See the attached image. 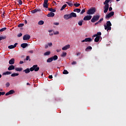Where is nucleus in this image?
<instances>
[{"instance_id": "1", "label": "nucleus", "mask_w": 126, "mask_h": 126, "mask_svg": "<svg viewBox=\"0 0 126 126\" xmlns=\"http://www.w3.org/2000/svg\"><path fill=\"white\" fill-rule=\"evenodd\" d=\"M111 26L112 24L110 21H106V25L104 24V30H106L107 32H109V31L111 30Z\"/></svg>"}, {"instance_id": "2", "label": "nucleus", "mask_w": 126, "mask_h": 126, "mask_svg": "<svg viewBox=\"0 0 126 126\" xmlns=\"http://www.w3.org/2000/svg\"><path fill=\"white\" fill-rule=\"evenodd\" d=\"M100 17V15H95L93 16L92 17V20H91V22H92L93 23H94L99 20V19Z\"/></svg>"}, {"instance_id": "3", "label": "nucleus", "mask_w": 126, "mask_h": 126, "mask_svg": "<svg viewBox=\"0 0 126 126\" xmlns=\"http://www.w3.org/2000/svg\"><path fill=\"white\" fill-rule=\"evenodd\" d=\"M40 69V67L38 66V65L35 64L32 66V67L30 68L31 71H33L34 70L35 72H37Z\"/></svg>"}, {"instance_id": "4", "label": "nucleus", "mask_w": 126, "mask_h": 126, "mask_svg": "<svg viewBox=\"0 0 126 126\" xmlns=\"http://www.w3.org/2000/svg\"><path fill=\"white\" fill-rule=\"evenodd\" d=\"M96 12V9L94 8H92L88 10L87 12V14L88 15H93Z\"/></svg>"}, {"instance_id": "5", "label": "nucleus", "mask_w": 126, "mask_h": 126, "mask_svg": "<svg viewBox=\"0 0 126 126\" xmlns=\"http://www.w3.org/2000/svg\"><path fill=\"white\" fill-rule=\"evenodd\" d=\"M31 38V36L29 34H26L24 35L23 40L24 41H27V40L30 39Z\"/></svg>"}, {"instance_id": "6", "label": "nucleus", "mask_w": 126, "mask_h": 126, "mask_svg": "<svg viewBox=\"0 0 126 126\" xmlns=\"http://www.w3.org/2000/svg\"><path fill=\"white\" fill-rule=\"evenodd\" d=\"M92 18V16L87 15V16H85V17H84L83 20L85 21H89V20H91Z\"/></svg>"}, {"instance_id": "7", "label": "nucleus", "mask_w": 126, "mask_h": 126, "mask_svg": "<svg viewBox=\"0 0 126 126\" xmlns=\"http://www.w3.org/2000/svg\"><path fill=\"white\" fill-rule=\"evenodd\" d=\"M114 15V12H110L109 14L106 15L105 18H110V17H112Z\"/></svg>"}, {"instance_id": "8", "label": "nucleus", "mask_w": 126, "mask_h": 126, "mask_svg": "<svg viewBox=\"0 0 126 126\" xmlns=\"http://www.w3.org/2000/svg\"><path fill=\"white\" fill-rule=\"evenodd\" d=\"M49 1V0H44V3H43V7L45 8H48V2Z\"/></svg>"}, {"instance_id": "9", "label": "nucleus", "mask_w": 126, "mask_h": 126, "mask_svg": "<svg viewBox=\"0 0 126 126\" xmlns=\"http://www.w3.org/2000/svg\"><path fill=\"white\" fill-rule=\"evenodd\" d=\"M109 5H104V13H106L109 10Z\"/></svg>"}, {"instance_id": "10", "label": "nucleus", "mask_w": 126, "mask_h": 126, "mask_svg": "<svg viewBox=\"0 0 126 126\" xmlns=\"http://www.w3.org/2000/svg\"><path fill=\"white\" fill-rule=\"evenodd\" d=\"M17 45H18L17 43H15L14 45H11L10 46H8V49H14V48H16V47L17 46Z\"/></svg>"}, {"instance_id": "11", "label": "nucleus", "mask_w": 126, "mask_h": 126, "mask_svg": "<svg viewBox=\"0 0 126 126\" xmlns=\"http://www.w3.org/2000/svg\"><path fill=\"white\" fill-rule=\"evenodd\" d=\"M70 48V45H66L62 48V50L66 51L67 49H69Z\"/></svg>"}, {"instance_id": "12", "label": "nucleus", "mask_w": 126, "mask_h": 126, "mask_svg": "<svg viewBox=\"0 0 126 126\" xmlns=\"http://www.w3.org/2000/svg\"><path fill=\"white\" fill-rule=\"evenodd\" d=\"M71 18L72 17L70 16L69 14H66L63 16V18L65 19V20H68Z\"/></svg>"}, {"instance_id": "13", "label": "nucleus", "mask_w": 126, "mask_h": 126, "mask_svg": "<svg viewBox=\"0 0 126 126\" xmlns=\"http://www.w3.org/2000/svg\"><path fill=\"white\" fill-rule=\"evenodd\" d=\"M15 63V60L14 59H11V60L10 61H9V64L10 65H13Z\"/></svg>"}, {"instance_id": "14", "label": "nucleus", "mask_w": 126, "mask_h": 126, "mask_svg": "<svg viewBox=\"0 0 126 126\" xmlns=\"http://www.w3.org/2000/svg\"><path fill=\"white\" fill-rule=\"evenodd\" d=\"M15 69V66L13 65H11L8 67V70H12Z\"/></svg>"}, {"instance_id": "15", "label": "nucleus", "mask_w": 126, "mask_h": 126, "mask_svg": "<svg viewBox=\"0 0 126 126\" xmlns=\"http://www.w3.org/2000/svg\"><path fill=\"white\" fill-rule=\"evenodd\" d=\"M71 18L74 17L76 18L77 17L76 14L74 12H71L70 14H69Z\"/></svg>"}, {"instance_id": "16", "label": "nucleus", "mask_w": 126, "mask_h": 126, "mask_svg": "<svg viewBox=\"0 0 126 126\" xmlns=\"http://www.w3.org/2000/svg\"><path fill=\"white\" fill-rule=\"evenodd\" d=\"M55 14L52 12H50V13H48L47 15V17H54Z\"/></svg>"}, {"instance_id": "17", "label": "nucleus", "mask_w": 126, "mask_h": 126, "mask_svg": "<svg viewBox=\"0 0 126 126\" xmlns=\"http://www.w3.org/2000/svg\"><path fill=\"white\" fill-rule=\"evenodd\" d=\"M27 46H28V43H22L21 45V47H22L24 49L26 48Z\"/></svg>"}, {"instance_id": "18", "label": "nucleus", "mask_w": 126, "mask_h": 126, "mask_svg": "<svg viewBox=\"0 0 126 126\" xmlns=\"http://www.w3.org/2000/svg\"><path fill=\"white\" fill-rule=\"evenodd\" d=\"M111 0H105V1H104V2H103V4H104L105 5H108V6H109V3Z\"/></svg>"}, {"instance_id": "19", "label": "nucleus", "mask_w": 126, "mask_h": 126, "mask_svg": "<svg viewBox=\"0 0 126 126\" xmlns=\"http://www.w3.org/2000/svg\"><path fill=\"white\" fill-rule=\"evenodd\" d=\"M65 3L68 5V6L72 7L74 4L71 2V1H66Z\"/></svg>"}, {"instance_id": "20", "label": "nucleus", "mask_w": 126, "mask_h": 126, "mask_svg": "<svg viewBox=\"0 0 126 126\" xmlns=\"http://www.w3.org/2000/svg\"><path fill=\"white\" fill-rule=\"evenodd\" d=\"M31 71L30 68H26V69L23 71L24 72H25L26 74H28Z\"/></svg>"}, {"instance_id": "21", "label": "nucleus", "mask_w": 126, "mask_h": 126, "mask_svg": "<svg viewBox=\"0 0 126 126\" xmlns=\"http://www.w3.org/2000/svg\"><path fill=\"white\" fill-rule=\"evenodd\" d=\"M100 38H101V37L99 36H97L96 37H95V38L94 39V42H98L99 41V40H100Z\"/></svg>"}, {"instance_id": "22", "label": "nucleus", "mask_w": 126, "mask_h": 126, "mask_svg": "<svg viewBox=\"0 0 126 126\" xmlns=\"http://www.w3.org/2000/svg\"><path fill=\"white\" fill-rule=\"evenodd\" d=\"M50 58H52L53 61H56V60H58V57L57 55H55L54 56L51 57Z\"/></svg>"}, {"instance_id": "23", "label": "nucleus", "mask_w": 126, "mask_h": 126, "mask_svg": "<svg viewBox=\"0 0 126 126\" xmlns=\"http://www.w3.org/2000/svg\"><path fill=\"white\" fill-rule=\"evenodd\" d=\"M10 74H12L11 72H10V71H6V72L3 73L2 75H9Z\"/></svg>"}, {"instance_id": "24", "label": "nucleus", "mask_w": 126, "mask_h": 126, "mask_svg": "<svg viewBox=\"0 0 126 126\" xmlns=\"http://www.w3.org/2000/svg\"><path fill=\"white\" fill-rule=\"evenodd\" d=\"M15 70H16V71L21 72L23 70V68L17 67V68H15Z\"/></svg>"}, {"instance_id": "25", "label": "nucleus", "mask_w": 126, "mask_h": 126, "mask_svg": "<svg viewBox=\"0 0 126 126\" xmlns=\"http://www.w3.org/2000/svg\"><path fill=\"white\" fill-rule=\"evenodd\" d=\"M19 75V73H14L11 74V77H15L16 76H18Z\"/></svg>"}, {"instance_id": "26", "label": "nucleus", "mask_w": 126, "mask_h": 126, "mask_svg": "<svg viewBox=\"0 0 126 126\" xmlns=\"http://www.w3.org/2000/svg\"><path fill=\"white\" fill-rule=\"evenodd\" d=\"M49 11H51L52 13H54L56 12V10L55 9H53L52 8H48Z\"/></svg>"}, {"instance_id": "27", "label": "nucleus", "mask_w": 126, "mask_h": 126, "mask_svg": "<svg viewBox=\"0 0 126 126\" xmlns=\"http://www.w3.org/2000/svg\"><path fill=\"white\" fill-rule=\"evenodd\" d=\"M89 50H92V46H88V47H87V48L85 49V51L86 52H88Z\"/></svg>"}, {"instance_id": "28", "label": "nucleus", "mask_w": 126, "mask_h": 126, "mask_svg": "<svg viewBox=\"0 0 126 126\" xmlns=\"http://www.w3.org/2000/svg\"><path fill=\"white\" fill-rule=\"evenodd\" d=\"M84 40H85L86 42H91L93 41V39H92L91 38H86Z\"/></svg>"}, {"instance_id": "29", "label": "nucleus", "mask_w": 126, "mask_h": 126, "mask_svg": "<svg viewBox=\"0 0 126 126\" xmlns=\"http://www.w3.org/2000/svg\"><path fill=\"white\" fill-rule=\"evenodd\" d=\"M50 54H51V52L50 51H47L44 53V56H49L50 55Z\"/></svg>"}, {"instance_id": "30", "label": "nucleus", "mask_w": 126, "mask_h": 126, "mask_svg": "<svg viewBox=\"0 0 126 126\" xmlns=\"http://www.w3.org/2000/svg\"><path fill=\"white\" fill-rule=\"evenodd\" d=\"M6 39V36H5L1 35V36H0V41L4 39Z\"/></svg>"}, {"instance_id": "31", "label": "nucleus", "mask_w": 126, "mask_h": 126, "mask_svg": "<svg viewBox=\"0 0 126 126\" xmlns=\"http://www.w3.org/2000/svg\"><path fill=\"white\" fill-rule=\"evenodd\" d=\"M83 20L79 21V22H78V25H79L80 26H81L83 25Z\"/></svg>"}, {"instance_id": "32", "label": "nucleus", "mask_w": 126, "mask_h": 126, "mask_svg": "<svg viewBox=\"0 0 126 126\" xmlns=\"http://www.w3.org/2000/svg\"><path fill=\"white\" fill-rule=\"evenodd\" d=\"M66 6H67L66 4H65L63 5V6H62V7L61 9V10L63 11V9H64V8H65V7H66Z\"/></svg>"}, {"instance_id": "33", "label": "nucleus", "mask_w": 126, "mask_h": 126, "mask_svg": "<svg viewBox=\"0 0 126 126\" xmlns=\"http://www.w3.org/2000/svg\"><path fill=\"white\" fill-rule=\"evenodd\" d=\"M53 60H52V58H48V59H47V60L46 61V62H47V63H51L52 62H53Z\"/></svg>"}, {"instance_id": "34", "label": "nucleus", "mask_w": 126, "mask_h": 126, "mask_svg": "<svg viewBox=\"0 0 126 126\" xmlns=\"http://www.w3.org/2000/svg\"><path fill=\"white\" fill-rule=\"evenodd\" d=\"M28 60H29V61H31V59H30V57L29 56H27L26 59H24V61H28Z\"/></svg>"}, {"instance_id": "35", "label": "nucleus", "mask_w": 126, "mask_h": 126, "mask_svg": "<svg viewBox=\"0 0 126 126\" xmlns=\"http://www.w3.org/2000/svg\"><path fill=\"white\" fill-rule=\"evenodd\" d=\"M80 11H81V9H78V8L75 9L74 10V12H77V13H79V12H80Z\"/></svg>"}, {"instance_id": "36", "label": "nucleus", "mask_w": 126, "mask_h": 126, "mask_svg": "<svg viewBox=\"0 0 126 126\" xmlns=\"http://www.w3.org/2000/svg\"><path fill=\"white\" fill-rule=\"evenodd\" d=\"M67 53L66 52H63L62 53V54L61 55L62 57H65L66 56Z\"/></svg>"}, {"instance_id": "37", "label": "nucleus", "mask_w": 126, "mask_h": 126, "mask_svg": "<svg viewBox=\"0 0 126 126\" xmlns=\"http://www.w3.org/2000/svg\"><path fill=\"white\" fill-rule=\"evenodd\" d=\"M6 30H7V28H3L0 29V32H3L5 31H6Z\"/></svg>"}, {"instance_id": "38", "label": "nucleus", "mask_w": 126, "mask_h": 126, "mask_svg": "<svg viewBox=\"0 0 126 126\" xmlns=\"http://www.w3.org/2000/svg\"><path fill=\"white\" fill-rule=\"evenodd\" d=\"M17 2L19 3V4L22 5L23 4V1L22 0H17Z\"/></svg>"}, {"instance_id": "39", "label": "nucleus", "mask_w": 126, "mask_h": 126, "mask_svg": "<svg viewBox=\"0 0 126 126\" xmlns=\"http://www.w3.org/2000/svg\"><path fill=\"white\" fill-rule=\"evenodd\" d=\"M44 24V21H39L38 22V25H43Z\"/></svg>"}, {"instance_id": "40", "label": "nucleus", "mask_w": 126, "mask_h": 126, "mask_svg": "<svg viewBox=\"0 0 126 126\" xmlns=\"http://www.w3.org/2000/svg\"><path fill=\"white\" fill-rule=\"evenodd\" d=\"M8 93H10L11 94H12L15 93V91L14 90H11L9 91Z\"/></svg>"}, {"instance_id": "41", "label": "nucleus", "mask_w": 126, "mask_h": 126, "mask_svg": "<svg viewBox=\"0 0 126 126\" xmlns=\"http://www.w3.org/2000/svg\"><path fill=\"white\" fill-rule=\"evenodd\" d=\"M63 74H69V72H68V71H67L66 70H64L63 71Z\"/></svg>"}, {"instance_id": "42", "label": "nucleus", "mask_w": 126, "mask_h": 126, "mask_svg": "<svg viewBox=\"0 0 126 126\" xmlns=\"http://www.w3.org/2000/svg\"><path fill=\"white\" fill-rule=\"evenodd\" d=\"M73 5H74V6L78 7L79 6H80V3H74Z\"/></svg>"}, {"instance_id": "43", "label": "nucleus", "mask_w": 126, "mask_h": 126, "mask_svg": "<svg viewBox=\"0 0 126 126\" xmlns=\"http://www.w3.org/2000/svg\"><path fill=\"white\" fill-rule=\"evenodd\" d=\"M5 92H0V96L1 95H5Z\"/></svg>"}, {"instance_id": "44", "label": "nucleus", "mask_w": 126, "mask_h": 126, "mask_svg": "<svg viewBox=\"0 0 126 126\" xmlns=\"http://www.w3.org/2000/svg\"><path fill=\"white\" fill-rule=\"evenodd\" d=\"M23 35L22 33H20L17 34L18 38L21 37Z\"/></svg>"}, {"instance_id": "45", "label": "nucleus", "mask_w": 126, "mask_h": 126, "mask_svg": "<svg viewBox=\"0 0 126 126\" xmlns=\"http://www.w3.org/2000/svg\"><path fill=\"white\" fill-rule=\"evenodd\" d=\"M24 26V24H20L18 25V27L20 28V27H23Z\"/></svg>"}, {"instance_id": "46", "label": "nucleus", "mask_w": 126, "mask_h": 126, "mask_svg": "<svg viewBox=\"0 0 126 126\" xmlns=\"http://www.w3.org/2000/svg\"><path fill=\"white\" fill-rule=\"evenodd\" d=\"M95 35L100 36L101 35V32H97V33Z\"/></svg>"}, {"instance_id": "47", "label": "nucleus", "mask_w": 126, "mask_h": 126, "mask_svg": "<svg viewBox=\"0 0 126 126\" xmlns=\"http://www.w3.org/2000/svg\"><path fill=\"white\" fill-rule=\"evenodd\" d=\"M86 11V9H83V10H81V14H83V13H84Z\"/></svg>"}, {"instance_id": "48", "label": "nucleus", "mask_w": 126, "mask_h": 126, "mask_svg": "<svg viewBox=\"0 0 126 126\" xmlns=\"http://www.w3.org/2000/svg\"><path fill=\"white\" fill-rule=\"evenodd\" d=\"M31 12L32 13L34 14V13H36L37 12V11L35 9H34L33 10L31 11Z\"/></svg>"}, {"instance_id": "49", "label": "nucleus", "mask_w": 126, "mask_h": 126, "mask_svg": "<svg viewBox=\"0 0 126 126\" xmlns=\"http://www.w3.org/2000/svg\"><path fill=\"white\" fill-rule=\"evenodd\" d=\"M5 85H6V88H8L10 86V83L7 82L6 83Z\"/></svg>"}, {"instance_id": "50", "label": "nucleus", "mask_w": 126, "mask_h": 126, "mask_svg": "<svg viewBox=\"0 0 126 126\" xmlns=\"http://www.w3.org/2000/svg\"><path fill=\"white\" fill-rule=\"evenodd\" d=\"M34 10H35V11L37 12H40L41 11V9H37V8H35L34 9Z\"/></svg>"}, {"instance_id": "51", "label": "nucleus", "mask_w": 126, "mask_h": 126, "mask_svg": "<svg viewBox=\"0 0 126 126\" xmlns=\"http://www.w3.org/2000/svg\"><path fill=\"white\" fill-rule=\"evenodd\" d=\"M103 20V18H101L100 19H99V20L98 21H97V22H99V23H101Z\"/></svg>"}, {"instance_id": "52", "label": "nucleus", "mask_w": 126, "mask_h": 126, "mask_svg": "<svg viewBox=\"0 0 126 126\" xmlns=\"http://www.w3.org/2000/svg\"><path fill=\"white\" fill-rule=\"evenodd\" d=\"M59 34V31H57L56 32H54V35H58Z\"/></svg>"}, {"instance_id": "53", "label": "nucleus", "mask_w": 126, "mask_h": 126, "mask_svg": "<svg viewBox=\"0 0 126 126\" xmlns=\"http://www.w3.org/2000/svg\"><path fill=\"white\" fill-rule=\"evenodd\" d=\"M29 53L32 54L33 53V50H30L28 51Z\"/></svg>"}, {"instance_id": "54", "label": "nucleus", "mask_w": 126, "mask_h": 126, "mask_svg": "<svg viewBox=\"0 0 126 126\" xmlns=\"http://www.w3.org/2000/svg\"><path fill=\"white\" fill-rule=\"evenodd\" d=\"M77 63L75 61H74L72 63V65H75Z\"/></svg>"}, {"instance_id": "55", "label": "nucleus", "mask_w": 126, "mask_h": 126, "mask_svg": "<svg viewBox=\"0 0 126 126\" xmlns=\"http://www.w3.org/2000/svg\"><path fill=\"white\" fill-rule=\"evenodd\" d=\"M53 25L58 26L59 25V23H53Z\"/></svg>"}, {"instance_id": "56", "label": "nucleus", "mask_w": 126, "mask_h": 126, "mask_svg": "<svg viewBox=\"0 0 126 126\" xmlns=\"http://www.w3.org/2000/svg\"><path fill=\"white\" fill-rule=\"evenodd\" d=\"M108 10H109V11H111L112 10V7H110L108 8Z\"/></svg>"}, {"instance_id": "57", "label": "nucleus", "mask_w": 126, "mask_h": 126, "mask_svg": "<svg viewBox=\"0 0 126 126\" xmlns=\"http://www.w3.org/2000/svg\"><path fill=\"white\" fill-rule=\"evenodd\" d=\"M80 55H81V53L80 52H78V53H76V56H79Z\"/></svg>"}, {"instance_id": "58", "label": "nucleus", "mask_w": 126, "mask_h": 126, "mask_svg": "<svg viewBox=\"0 0 126 126\" xmlns=\"http://www.w3.org/2000/svg\"><path fill=\"white\" fill-rule=\"evenodd\" d=\"M11 94H10L8 92V93H6L5 95L8 96V95H11Z\"/></svg>"}, {"instance_id": "59", "label": "nucleus", "mask_w": 126, "mask_h": 126, "mask_svg": "<svg viewBox=\"0 0 126 126\" xmlns=\"http://www.w3.org/2000/svg\"><path fill=\"white\" fill-rule=\"evenodd\" d=\"M48 78L50 79H52L53 78V76H52V75H50V76H48Z\"/></svg>"}, {"instance_id": "60", "label": "nucleus", "mask_w": 126, "mask_h": 126, "mask_svg": "<svg viewBox=\"0 0 126 126\" xmlns=\"http://www.w3.org/2000/svg\"><path fill=\"white\" fill-rule=\"evenodd\" d=\"M48 46H50V47H52V43H48Z\"/></svg>"}, {"instance_id": "61", "label": "nucleus", "mask_w": 126, "mask_h": 126, "mask_svg": "<svg viewBox=\"0 0 126 126\" xmlns=\"http://www.w3.org/2000/svg\"><path fill=\"white\" fill-rule=\"evenodd\" d=\"M56 51L59 53L61 51V49H57Z\"/></svg>"}, {"instance_id": "62", "label": "nucleus", "mask_w": 126, "mask_h": 126, "mask_svg": "<svg viewBox=\"0 0 126 126\" xmlns=\"http://www.w3.org/2000/svg\"><path fill=\"white\" fill-rule=\"evenodd\" d=\"M99 24H100V23H99V22H96V23L94 24V25H97Z\"/></svg>"}, {"instance_id": "63", "label": "nucleus", "mask_w": 126, "mask_h": 126, "mask_svg": "<svg viewBox=\"0 0 126 126\" xmlns=\"http://www.w3.org/2000/svg\"><path fill=\"white\" fill-rule=\"evenodd\" d=\"M19 63L20 64H23V63H24V62H23V61H20Z\"/></svg>"}, {"instance_id": "64", "label": "nucleus", "mask_w": 126, "mask_h": 126, "mask_svg": "<svg viewBox=\"0 0 126 126\" xmlns=\"http://www.w3.org/2000/svg\"><path fill=\"white\" fill-rule=\"evenodd\" d=\"M98 36L97 35H96V34H94V35L93 36V38H94L95 37Z\"/></svg>"}]
</instances>
